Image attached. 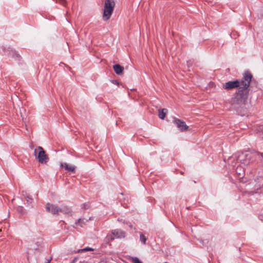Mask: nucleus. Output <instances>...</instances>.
<instances>
[{
	"label": "nucleus",
	"mask_w": 263,
	"mask_h": 263,
	"mask_svg": "<svg viewBox=\"0 0 263 263\" xmlns=\"http://www.w3.org/2000/svg\"><path fill=\"white\" fill-rule=\"evenodd\" d=\"M26 201L28 204H31L32 201V199L31 196L29 195H26L25 196Z\"/></svg>",
	"instance_id": "4468645a"
},
{
	"label": "nucleus",
	"mask_w": 263,
	"mask_h": 263,
	"mask_svg": "<svg viewBox=\"0 0 263 263\" xmlns=\"http://www.w3.org/2000/svg\"><path fill=\"white\" fill-rule=\"evenodd\" d=\"M133 261L134 263H141L137 257H135L134 258H133Z\"/></svg>",
	"instance_id": "f3484780"
},
{
	"label": "nucleus",
	"mask_w": 263,
	"mask_h": 263,
	"mask_svg": "<svg viewBox=\"0 0 263 263\" xmlns=\"http://www.w3.org/2000/svg\"><path fill=\"white\" fill-rule=\"evenodd\" d=\"M140 240L143 244H145L147 238L143 234H140Z\"/></svg>",
	"instance_id": "f8f14e48"
},
{
	"label": "nucleus",
	"mask_w": 263,
	"mask_h": 263,
	"mask_svg": "<svg viewBox=\"0 0 263 263\" xmlns=\"http://www.w3.org/2000/svg\"><path fill=\"white\" fill-rule=\"evenodd\" d=\"M47 211L50 212L52 214H59L60 213V208L58 206L48 203L46 206Z\"/></svg>",
	"instance_id": "20e7f679"
},
{
	"label": "nucleus",
	"mask_w": 263,
	"mask_h": 263,
	"mask_svg": "<svg viewBox=\"0 0 263 263\" xmlns=\"http://www.w3.org/2000/svg\"><path fill=\"white\" fill-rule=\"evenodd\" d=\"M174 123L179 130L181 131L186 130L189 127L184 121H181L180 119H175Z\"/></svg>",
	"instance_id": "39448f33"
},
{
	"label": "nucleus",
	"mask_w": 263,
	"mask_h": 263,
	"mask_svg": "<svg viewBox=\"0 0 263 263\" xmlns=\"http://www.w3.org/2000/svg\"><path fill=\"white\" fill-rule=\"evenodd\" d=\"M62 213L65 215H70L71 213V209L67 206H63L60 209V213Z\"/></svg>",
	"instance_id": "1a4fd4ad"
},
{
	"label": "nucleus",
	"mask_w": 263,
	"mask_h": 263,
	"mask_svg": "<svg viewBox=\"0 0 263 263\" xmlns=\"http://www.w3.org/2000/svg\"><path fill=\"white\" fill-rule=\"evenodd\" d=\"M33 155L38 162L41 164H45L49 160L48 155L41 146H39L34 148Z\"/></svg>",
	"instance_id": "f03ea898"
},
{
	"label": "nucleus",
	"mask_w": 263,
	"mask_h": 263,
	"mask_svg": "<svg viewBox=\"0 0 263 263\" xmlns=\"http://www.w3.org/2000/svg\"><path fill=\"white\" fill-rule=\"evenodd\" d=\"M113 83H114V84H117V85H118V84H119V83H118V82H117V81H114V82H113Z\"/></svg>",
	"instance_id": "aec40b11"
},
{
	"label": "nucleus",
	"mask_w": 263,
	"mask_h": 263,
	"mask_svg": "<svg viewBox=\"0 0 263 263\" xmlns=\"http://www.w3.org/2000/svg\"><path fill=\"white\" fill-rule=\"evenodd\" d=\"M50 261V260H47V263H49Z\"/></svg>",
	"instance_id": "4be33fe9"
},
{
	"label": "nucleus",
	"mask_w": 263,
	"mask_h": 263,
	"mask_svg": "<svg viewBox=\"0 0 263 263\" xmlns=\"http://www.w3.org/2000/svg\"><path fill=\"white\" fill-rule=\"evenodd\" d=\"M114 70H115V72L117 74H122L123 70L124 69L123 67L120 66L119 64L115 65L113 66Z\"/></svg>",
	"instance_id": "6e6552de"
},
{
	"label": "nucleus",
	"mask_w": 263,
	"mask_h": 263,
	"mask_svg": "<svg viewBox=\"0 0 263 263\" xmlns=\"http://www.w3.org/2000/svg\"><path fill=\"white\" fill-rule=\"evenodd\" d=\"M61 166L64 167L65 170L69 172H73L75 170V166L73 165H69L66 163H61Z\"/></svg>",
	"instance_id": "0eeeda50"
},
{
	"label": "nucleus",
	"mask_w": 263,
	"mask_h": 263,
	"mask_svg": "<svg viewBox=\"0 0 263 263\" xmlns=\"http://www.w3.org/2000/svg\"><path fill=\"white\" fill-rule=\"evenodd\" d=\"M92 249L90 248H85L81 250V252L86 251H91Z\"/></svg>",
	"instance_id": "a211bd4d"
},
{
	"label": "nucleus",
	"mask_w": 263,
	"mask_h": 263,
	"mask_svg": "<svg viewBox=\"0 0 263 263\" xmlns=\"http://www.w3.org/2000/svg\"><path fill=\"white\" fill-rule=\"evenodd\" d=\"M252 78V74L248 72H246L243 74V78L241 81H229L223 85V88L227 90L237 87L239 88L236 96L232 99L231 103L232 105L245 104L248 99V87Z\"/></svg>",
	"instance_id": "f257e3e1"
},
{
	"label": "nucleus",
	"mask_w": 263,
	"mask_h": 263,
	"mask_svg": "<svg viewBox=\"0 0 263 263\" xmlns=\"http://www.w3.org/2000/svg\"><path fill=\"white\" fill-rule=\"evenodd\" d=\"M240 171H241V167H237V168H236V173L238 174V175H239V177H242L243 176V173H241L240 172Z\"/></svg>",
	"instance_id": "2eb2a0df"
},
{
	"label": "nucleus",
	"mask_w": 263,
	"mask_h": 263,
	"mask_svg": "<svg viewBox=\"0 0 263 263\" xmlns=\"http://www.w3.org/2000/svg\"><path fill=\"white\" fill-rule=\"evenodd\" d=\"M164 263H168V262H165Z\"/></svg>",
	"instance_id": "5701e85b"
},
{
	"label": "nucleus",
	"mask_w": 263,
	"mask_h": 263,
	"mask_svg": "<svg viewBox=\"0 0 263 263\" xmlns=\"http://www.w3.org/2000/svg\"><path fill=\"white\" fill-rule=\"evenodd\" d=\"M257 132L259 133L260 135L263 134V126L259 127L258 129H257Z\"/></svg>",
	"instance_id": "dca6fc26"
},
{
	"label": "nucleus",
	"mask_w": 263,
	"mask_h": 263,
	"mask_svg": "<svg viewBox=\"0 0 263 263\" xmlns=\"http://www.w3.org/2000/svg\"><path fill=\"white\" fill-rule=\"evenodd\" d=\"M166 109H162L159 110V114L158 116L161 119H163L165 116L166 113L167 112Z\"/></svg>",
	"instance_id": "9b49d317"
},
{
	"label": "nucleus",
	"mask_w": 263,
	"mask_h": 263,
	"mask_svg": "<svg viewBox=\"0 0 263 263\" xmlns=\"http://www.w3.org/2000/svg\"><path fill=\"white\" fill-rule=\"evenodd\" d=\"M88 221V220L85 218H80L76 222V224L79 225L81 227H83V225L85 224Z\"/></svg>",
	"instance_id": "9d476101"
},
{
	"label": "nucleus",
	"mask_w": 263,
	"mask_h": 263,
	"mask_svg": "<svg viewBox=\"0 0 263 263\" xmlns=\"http://www.w3.org/2000/svg\"><path fill=\"white\" fill-rule=\"evenodd\" d=\"M115 3L114 0H105L103 14V20L105 21L108 20L111 17Z\"/></svg>",
	"instance_id": "7ed1b4c3"
},
{
	"label": "nucleus",
	"mask_w": 263,
	"mask_h": 263,
	"mask_svg": "<svg viewBox=\"0 0 263 263\" xmlns=\"http://www.w3.org/2000/svg\"><path fill=\"white\" fill-rule=\"evenodd\" d=\"M241 156H239L238 157L239 160L241 161L242 160L240 159Z\"/></svg>",
	"instance_id": "412c9836"
},
{
	"label": "nucleus",
	"mask_w": 263,
	"mask_h": 263,
	"mask_svg": "<svg viewBox=\"0 0 263 263\" xmlns=\"http://www.w3.org/2000/svg\"><path fill=\"white\" fill-rule=\"evenodd\" d=\"M115 238V236L111 234H108L106 236V240L109 242L110 241L113 240Z\"/></svg>",
	"instance_id": "ddd939ff"
},
{
	"label": "nucleus",
	"mask_w": 263,
	"mask_h": 263,
	"mask_svg": "<svg viewBox=\"0 0 263 263\" xmlns=\"http://www.w3.org/2000/svg\"><path fill=\"white\" fill-rule=\"evenodd\" d=\"M111 233L116 238H123L125 237V232L121 230H114Z\"/></svg>",
	"instance_id": "423d86ee"
},
{
	"label": "nucleus",
	"mask_w": 263,
	"mask_h": 263,
	"mask_svg": "<svg viewBox=\"0 0 263 263\" xmlns=\"http://www.w3.org/2000/svg\"><path fill=\"white\" fill-rule=\"evenodd\" d=\"M57 2H58L59 3H61L63 5H64L66 3L65 0H57Z\"/></svg>",
	"instance_id": "6ab92c4d"
}]
</instances>
